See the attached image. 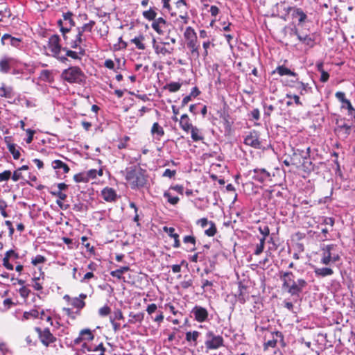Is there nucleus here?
Masks as SVG:
<instances>
[{
    "instance_id": "obj_37",
    "label": "nucleus",
    "mask_w": 355,
    "mask_h": 355,
    "mask_svg": "<svg viewBox=\"0 0 355 355\" xmlns=\"http://www.w3.org/2000/svg\"><path fill=\"white\" fill-rule=\"evenodd\" d=\"M336 247V245L330 244L327 245L322 248V254L326 255L327 257H329L332 259V256L334 253H333V251L335 250V248Z\"/></svg>"
},
{
    "instance_id": "obj_55",
    "label": "nucleus",
    "mask_w": 355,
    "mask_h": 355,
    "mask_svg": "<svg viewBox=\"0 0 355 355\" xmlns=\"http://www.w3.org/2000/svg\"><path fill=\"white\" fill-rule=\"evenodd\" d=\"M110 312L111 309L108 306H104L98 310L99 315L103 317L108 315Z\"/></svg>"
},
{
    "instance_id": "obj_61",
    "label": "nucleus",
    "mask_w": 355,
    "mask_h": 355,
    "mask_svg": "<svg viewBox=\"0 0 355 355\" xmlns=\"http://www.w3.org/2000/svg\"><path fill=\"white\" fill-rule=\"evenodd\" d=\"M51 195L56 196L58 198V200H65L67 198V194L64 193L60 191H51L50 192Z\"/></svg>"
},
{
    "instance_id": "obj_44",
    "label": "nucleus",
    "mask_w": 355,
    "mask_h": 355,
    "mask_svg": "<svg viewBox=\"0 0 355 355\" xmlns=\"http://www.w3.org/2000/svg\"><path fill=\"white\" fill-rule=\"evenodd\" d=\"M209 225L210 227L205 230V233L208 236H214L217 231L216 225L213 221H210Z\"/></svg>"
},
{
    "instance_id": "obj_21",
    "label": "nucleus",
    "mask_w": 355,
    "mask_h": 355,
    "mask_svg": "<svg viewBox=\"0 0 355 355\" xmlns=\"http://www.w3.org/2000/svg\"><path fill=\"white\" fill-rule=\"evenodd\" d=\"M153 47L155 50V53L157 55L162 54L163 55H165L166 54H171L173 51V48H171L169 49L157 44L155 38L153 40Z\"/></svg>"
},
{
    "instance_id": "obj_59",
    "label": "nucleus",
    "mask_w": 355,
    "mask_h": 355,
    "mask_svg": "<svg viewBox=\"0 0 355 355\" xmlns=\"http://www.w3.org/2000/svg\"><path fill=\"white\" fill-rule=\"evenodd\" d=\"M11 172L10 171H4L0 173V182L7 181L10 178Z\"/></svg>"
},
{
    "instance_id": "obj_64",
    "label": "nucleus",
    "mask_w": 355,
    "mask_h": 355,
    "mask_svg": "<svg viewBox=\"0 0 355 355\" xmlns=\"http://www.w3.org/2000/svg\"><path fill=\"white\" fill-rule=\"evenodd\" d=\"M22 178L23 177H22L21 172L19 169L15 170L12 176V179L15 182H17V181L22 179Z\"/></svg>"
},
{
    "instance_id": "obj_58",
    "label": "nucleus",
    "mask_w": 355,
    "mask_h": 355,
    "mask_svg": "<svg viewBox=\"0 0 355 355\" xmlns=\"http://www.w3.org/2000/svg\"><path fill=\"white\" fill-rule=\"evenodd\" d=\"M277 339L273 338L272 340H270L264 343L263 349H264V350H266L268 347H275L277 345Z\"/></svg>"
},
{
    "instance_id": "obj_14",
    "label": "nucleus",
    "mask_w": 355,
    "mask_h": 355,
    "mask_svg": "<svg viewBox=\"0 0 355 355\" xmlns=\"http://www.w3.org/2000/svg\"><path fill=\"white\" fill-rule=\"evenodd\" d=\"M3 45L10 44L14 47H19L21 43V39L11 36L9 34H4L1 37Z\"/></svg>"
},
{
    "instance_id": "obj_15",
    "label": "nucleus",
    "mask_w": 355,
    "mask_h": 355,
    "mask_svg": "<svg viewBox=\"0 0 355 355\" xmlns=\"http://www.w3.org/2000/svg\"><path fill=\"white\" fill-rule=\"evenodd\" d=\"M294 277L293 273L291 271L281 272L280 279L282 282L283 290L295 282Z\"/></svg>"
},
{
    "instance_id": "obj_52",
    "label": "nucleus",
    "mask_w": 355,
    "mask_h": 355,
    "mask_svg": "<svg viewBox=\"0 0 355 355\" xmlns=\"http://www.w3.org/2000/svg\"><path fill=\"white\" fill-rule=\"evenodd\" d=\"M46 261L45 257L42 255H37L35 257L33 258L31 260V263L34 266H37L39 263H43Z\"/></svg>"
},
{
    "instance_id": "obj_7",
    "label": "nucleus",
    "mask_w": 355,
    "mask_h": 355,
    "mask_svg": "<svg viewBox=\"0 0 355 355\" xmlns=\"http://www.w3.org/2000/svg\"><path fill=\"white\" fill-rule=\"evenodd\" d=\"M35 331L38 334L41 343L46 347L56 341V338L51 333L49 328L42 330L40 327L35 328Z\"/></svg>"
},
{
    "instance_id": "obj_42",
    "label": "nucleus",
    "mask_w": 355,
    "mask_h": 355,
    "mask_svg": "<svg viewBox=\"0 0 355 355\" xmlns=\"http://www.w3.org/2000/svg\"><path fill=\"white\" fill-rule=\"evenodd\" d=\"M71 305L79 310L82 309L85 306L84 300H80L78 297H74L71 300Z\"/></svg>"
},
{
    "instance_id": "obj_51",
    "label": "nucleus",
    "mask_w": 355,
    "mask_h": 355,
    "mask_svg": "<svg viewBox=\"0 0 355 355\" xmlns=\"http://www.w3.org/2000/svg\"><path fill=\"white\" fill-rule=\"evenodd\" d=\"M123 315L120 309H116L114 311L113 314L110 315V320L115 321L116 320H123Z\"/></svg>"
},
{
    "instance_id": "obj_18",
    "label": "nucleus",
    "mask_w": 355,
    "mask_h": 355,
    "mask_svg": "<svg viewBox=\"0 0 355 355\" xmlns=\"http://www.w3.org/2000/svg\"><path fill=\"white\" fill-rule=\"evenodd\" d=\"M166 21L162 18L159 17L157 19H155L153 24H152V28L159 34V35H163L164 34V30L166 26Z\"/></svg>"
},
{
    "instance_id": "obj_32",
    "label": "nucleus",
    "mask_w": 355,
    "mask_h": 355,
    "mask_svg": "<svg viewBox=\"0 0 355 355\" xmlns=\"http://www.w3.org/2000/svg\"><path fill=\"white\" fill-rule=\"evenodd\" d=\"M200 335V333L198 331H188L186 333L185 339L187 342H194V345L197 344V340Z\"/></svg>"
},
{
    "instance_id": "obj_34",
    "label": "nucleus",
    "mask_w": 355,
    "mask_h": 355,
    "mask_svg": "<svg viewBox=\"0 0 355 355\" xmlns=\"http://www.w3.org/2000/svg\"><path fill=\"white\" fill-rule=\"evenodd\" d=\"M128 270H130L129 266H123L116 270L111 271L110 275L113 277L121 279L122 278V275Z\"/></svg>"
},
{
    "instance_id": "obj_22",
    "label": "nucleus",
    "mask_w": 355,
    "mask_h": 355,
    "mask_svg": "<svg viewBox=\"0 0 355 355\" xmlns=\"http://www.w3.org/2000/svg\"><path fill=\"white\" fill-rule=\"evenodd\" d=\"M102 196L105 201L112 202L115 200L116 198V191L112 188H105L102 191Z\"/></svg>"
},
{
    "instance_id": "obj_48",
    "label": "nucleus",
    "mask_w": 355,
    "mask_h": 355,
    "mask_svg": "<svg viewBox=\"0 0 355 355\" xmlns=\"http://www.w3.org/2000/svg\"><path fill=\"white\" fill-rule=\"evenodd\" d=\"M245 289V287L242 286V285H239V293L236 295V297L238 299V301L241 303V304H244L245 302H246V299L244 296V294H243V291Z\"/></svg>"
},
{
    "instance_id": "obj_56",
    "label": "nucleus",
    "mask_w": 355,
    "mask_h": 355,
    "mask_svg": "<svg viewBox=\"0 0 355 355\" xmlns=\"http://www.w3.org/2000/svg\"><path fill=\"white\" fill-rule=\"evenodd\" d=\"M19 293L24 299H26L28 298L31 293V291L26 286H22L21 288H19Z\"/></svg>"
},
{
    "instance_id": "obj_17",
    "label": "nucleus",
    "mask_w": 355,
    "mask_h": 355,
    "mask_svg": "<svg viewBox=\"0 0 355 355\" xmlns=\"http://www.w3.org/2000/svg\"><path fill=\"white\" fill-rule=\"evenodd\" d=\"M295 35L297 37L298 40L304 44L305 45H307L310 47L313 46L315 42H314V37L313 35H303L300 33L295 29L294 31Z\"/></svg>"
},
{
    "instance_id": "obj_27",
    "label": "nucleus",
    "mask_w": 355,
    "mask_h": 355,
    "mask_svg": "<svg viewBox=\"0 0 355 355\" xmlns=\"http://www.w3.org/2000/svg\"><path fill=\"white\" fill-rule=\"evenodd\" d=\"M314 272L317 277H324L334 274V271L330 268H316Z\"/></svg>"
},
{
    "instance_id": "obj_3",
    "label": "nucleus",
    "mask_w": 355,
    "mask_h": 355,
    "mask_svg": "<svg viewBox=\"0 0 355 355\" xmlns=\"http://www.w3.org/2000/svg\"><path fill=\"white\" fill-rule=\"evenodd\" d=\"M184 37L186 40L187 46L190 50L191 54L195 58H198L200 56V45L198 42V37L194 29L188 26L184 33Z\"/></svg>"
},
{
    "instance_id": "obj_46",
    "label": "nucleus",
    "mask_w": 355,
    "mask_h": 355,
    "mask_svg": "<svg viewBox=\"0 0 355 355\" xmlns=\"http://www.w3.org/2000/svg\"><path fill=\"white\" fill-rule=\"evenodd\" d=\"M80 333L83 337H85L84 340L90 341L94 339V336L92 332L91 331V330L89 329H83L80 331Z\"/></svg>"
},
{
    "instance_id": "obj_24",
    "label": "nucleus",
    "mask_w": 355,
    "mask_h": 355,
    "mask_svg": "<svg viewBox=\"0 0 355 355\" xmlns=\"http://www.w3.org/2000/svg\"><path fill=\"white\" fill-rule=\"evenodd\" d=\"M164 231L166 232L169 236L174 239L173 247L178 248L180 247V242L179 240V235L175 233V229L173 227H164Z\"/></svg>"
},
{
    "instance_id": "obj_6",
    "label": "nucleus",
    "mask_w": 355,
    "mask_h": 355,
    "mask_svg": "<svg viewBox=\"0 0 355 355\" xmlns=\"http://www.w3.org/2000/svg\"><path fill=\"white\" fill-rule=\"evenodd\" d=\"M307 286V282L303 279H298L293 282L290 286L284 289L291 296L299 297L303 289Z\"/></svg>"
},
{
    "instance_id": "obj_8",
    "label": "nucleus",
    "mask_w": 355,
    "mask_h": 355,
    "mask_svg": "<svg viewBox=\"0 0 355 355\" xmlns=\"http://www.w3.org/2000/svg\"><path fill=\"white\" fill-rule=\"evenodd\" d=\"M336 127L334 129V132L339 139H346L351 133L352 126L346 123L336 122Z\"/></svg>"
},
{
    "instance_id": "obj_63",
    "label": "nucleus",
    "mask_w": 355,
    "mask_h": 355,
    "mask_svg": "<svg viewBox=\"0 0 355 355\" xmlns=\"http://www.w3.org/2000/svg\"><path fill=\"white\" fill-rule=\"evenodd\" d=\"M151 318L158 323L162 322L164 320V314L163 312L161 311H158L157 315L155 317H151Z\"/></svg>"
},
{
    "instance_id": "obj_19",
    "label": "nucleus",
    "mask_w": 355,
    "mask_h": 355,
    "mask_svg": "<svg viewBox=\"0 0 355 355\" xmlns=\"http://www.w3.org/2000/svg\"><path fill=\"white\" fill-rule=\"evenodd\" d=\"M277 73L279 76H290L295 78H297V73L294 71H292L288 68L286 67L284 65L278 66L274 71H272V74H275Z\"/></svg>"
},
{
    "instance_id": "obj_30",
    "label": "nucleus",
    "mask_w": 355,
    "mask_h": 355,
    "mask_svg": "<svg viewBox=\"0 0 355 355\" xmlns=\"http://www.w3.org/2000/svg\"><path fill=\"white\" fill-rule=\"evenodd\" d=\"M8 138L6 137V142L7 143V147L9 152L12 155L13 158L15 159H18L20 157V152L18 149L16 148V145L15 144H12L7 141Z\"/></svg>"
},
{
    "instance_id": "obj_35",
    "label": "nucleus",
    "mask_w": 355,
    "mask_h": 355,
    "mask_svg": "<svg viewBox=\"0 0 355 355\" xmlns=\"http://www.w3.org/2000/svg\"><path fill=\"white\" fill-rule=\"evenodd\" d=\"M39 317V312L36 309H31L29 311H25L23 314L22 320H27L31 318H37Z\"/></svg>"
},
{
    "instance_id": "obj_31",
    "label": "nucleus",
    "mask_w": 355,
    "mask_h": 355,
    "mask_svg": "<svg viewBox=\"0 0 355 355\" xmlns=\"http://www.w3.org/2000/svg\"><path fill=\"white\" fill-rule=\"evenodd\" d=\"M44 272H42L40 277H34L32 279V284L31 286H33L36 291H41L42 290L43 287L42 285V283L40 282L41 278L44 279Z\"/></svg>"
},
{
    "instance_id": "obj_62",
    "label": "nucleus",
    "mask_w": 355,
    "mask_h": 355,
    "mask_svg": "<svg viewBox=\"0 0 355 355\" xmlns=\"http://www.w3.org/2000/svg\"><path fill=\"white\" fill-rule=\"evenodd\" d=\"M176 174L175 170H171L169 168H166L162 174L163 177H167L169 178H173Z\"/></svg>"
},
{
    "instance_id": "obj_53",
    "label": "nucleus",
    "mask_w": 355,
    "mask_h": 355,
    "mask_svg": "<svg viewBox=\"0 0 355 355\" xmlns=\"http://www.w3.org/2000/svg\"><path fill=\"white\" fill-rule=\"evenodd\" d=\"M93 28L88 25L87 23L83 24L82 26L76 28V31H78L83 35L85 32H92Z\"/></svg>"
},
{
    "instance_id": "obj_2",
    "label": "nucleus",
    "mask_w": 355,
    "mask_h": 355,
    "mask_svg": "<svg viewBox=\"0 0 355 355\" xmlns=\"http://www.w3.org/2000/svg\"><path fill=\"white\" fill-rule=\"evenodd\" d=\"M62 78L69 83L82 85L85 82V76L78 67H70L64 69L61 74Z\"/></svg>"
},
{
    "instance_id": "obj_4",
    "label": "nucleus",
    "mask_w": 355,
    "mask_h": 355,
    "mask_svg": "<svg viewBox=\"0 0 355 355\" xmlns=\"http://www.w3.org/2000/svg\"><path fill=\"white\" fill-rule=\"evenodd\" d=\"M205 347L208 350L218 349L224 346V339L220 335H216L213 331H208L205 334Z\"/></svg>"
},
{
    "instance_id": "obj_29",
    "label": "nucleus",
    "mask_w": 355,
    "mask_h": 355,
    "mask_svg": "<svg viewBox=\"0 0 355 355\" xmlns=\"http://www.w3.org/2000/svg\"><path fill=\"white\" fill-rule=\"evenodd\" d=\"M12 58H3L0 60V71L2 73H8L10 69V62Z\"/></svg>"
},
{
    "instance_id": "obj_16",
    "label": "nucleus",
    "mask_w": 355,
    "mask_h": 355,
    "mask_svg": "<svg viewBox=\"0 0 355 355\" xmlns=\"http://www.w3.org/2000/svg\"><path fill=\"white\" fill-rule=\"evenodd\" d=\"M51 166L55 170L57 171L56 172L58 173H61L62 174H65L69 173L70 170L69 167L66 163L59 159L53 161Z\"/></svg>"
},
{
    "instance_id": "obj_33",
    "label": "nucleus",
    "mask_w": 355,
    "mask_h": 355,
    "mask_svg": "<svg viewBox=\"0 0 355 355\" xmlns=\"http://www.w3.org/2000/svg\"><path fill=\"white\" fill-rule=\"evenodd\" d=\"M144 40V36L143 35H140L138 37H136L131 40V42L135 44L136 47L139 50H144L146 46L143 43Z\"/></svg>"
},
{
    "instance_id": "obj_36",
    "label": "nucleus",
    "mask_w": 355,
    "mask_h": 355,
    "mask_svg": "<svg viewBox=\"0 0 355 355\" xmlns=\"http://www.w3.org/2000/svg\"><path fill=\"white\" fill-rule=\"evenodd\" d=\"M183 242L184 243H191L193 245L191 248L188 250V251L193 252L196 250V239L193 236H190V235L185 236L183 238Z\"/></svg>"
},
{
    "instance_id": "obj_25",
    "label": "nucleus",
    "mask_w": 355,
    "mask_h": 355,
    "mask_svg": "<svg viewBox=\"0 0 355 355\" xmlns=\"http://www.w3.org/2000/svg\"><path fill=\"white\" fill-rule=\"evenodd\" d=\"M180 125L181 128L185 131L189 132L193 125L190 123V119L187 114H184L181 116L180 120Z\"/></svg>"
},
{
    "instance_id": "obj_10",
    "label": "nucleus",
    "mask_w": 355,
    "mask_h": 355,
    "mask_svg": "<svg viewBox=\"0 0 355 355\" xmlns=\"http://www.w3.org/2000/svg\"><path fill=\"white\" fill-rule=\"evenodd\" d=\"M191 313L193 315L195 320L198 322H204L208 320L209 313L207 310L200 306H195Z\"/></svg>"
},
{
    "instance_id": "obj_38",
    "label": "nucleus",
    "mask_w": 355,
    "mask_h": 355,
    "mask_svg": "<svg viewBox=\"0 0 355 355\" xmlns=\"http://www.w3.org/2000/svg\"><path fill=\"white\" fill-rule=\"evenodd\" d=\"M220 116L223 119V123L225 130L227 132H230L231 130L232 123L230 121V115L228 114H223Z\"/></svg>"
},
{
    "instance_id": "obj_45",
    "label": "nucleus",
    "mask_w": 355,
    "mask_h": 355,
    "mask_svg": "<svg viewBox=\"0 0 355 355\" xmlns=\"http://www.w3.org/2000/svg\"><path fill=\"white\" fill-rule=\"evenodd\" d=\"M58 25L60 27V31L62 33V36L64 35V34L69 33L67 23H64L63 19L58 20Z\"/></svg>"
},
{
    "instance_id": "obj_28",
    "label": "nucleus",
    "mask_w": 355,
    "mask_h": 355,
    "mask_svg": "<svg viewBox=\"0 0 355 355\" xmlns=\"http://www.w3.org/2000/svg\"><path fill=\"white\" fill-rule=\"evenodd\" d=\"M190 130L191 139H193V141H202L204 139L201 130L196 126H192L190 128Z\"/></svg>"
},
{
    "instance_id": "obj_5",
    "label": "nucleus",
    "mask_w": 355,
    "mask_h": 355,
    "mask_svg": "<svg viewBox=\"0 0 355 355\" xmlns=\"http://www.w3.org/2000/svg\"><path fill=\"white\" fill-rule=\"evenodd\" d=\"M63 39L66 45L69 46L71 49H78L79 53L81 55H85V49L80 46L85 39L83 38V35L78 31H76V33L74 35V38H71L69 34H64Z\"/></svg>"
},
{
    "instance_id": "obj_11",
    "label": "nucleus",
    "mask_w": 355,
    "mask_h": 355,
    "mask_svg": "<svg viewBox=\"0 0 355 355\" xmlns=\"http://www.w3.org/2000/svg\"><path fill=\"white\" fill-rule=\"evenodd\" d=\"M287 11L291 12L292 17L297 20L298 24H303L307 21V15L301 8L289 6Z\"/></svg>"
},
{
    "instance_id": "obj_40",
    "label": "nucleus",
    "mask_w": 355,
    "mask_h": 355,
    "mask_svg": "<svg viewBox=\"0 0 355 355\" xmlns=\"http://www.w3.org/2000/svg\"><path fill=\"white\" fill-rule=\"evenodd\" d=\"M143 16L145 19L149 21H154L156 19L157 12L150 8L148 10L143 12Z\"/></svg>"
},
{
    "instance_id": "obj_1",
    "label": "nucleus",
    "mask_w": 355,
    "mask_h": 355,
    "mask_svg": "<svg viewBox=\"0 0 355 355\" xmlns=\"http://www.w3.org/2000/svg\"><path fill=\"white\" fill-rule=\"evenodd\" d=\"M121 173L125 176V180L132 189L142 188L146 184V171L139 166L127 167L124 171H121Z\"/></svg>"
},
{
    "instance_id": "obj_23",
    "label": "nucleus",
    "mask_w": 355,
    "mask_h": 355,
    "mask_svg": "<svg viewBox=\"0 0 355 355\" xmlns=\"http://www.w3.org/2000/svg\"><path fill=\"white\" fill-rule=\"evenodd\" d=\"M150 132L152 135L158 140L164 135V130L163 128L157 122L153 124Z\"/></svg>"
},
{
    "instance_id": "obj_41",
    "label": "nucleus",
    "mask_w": 355,
    "mask_h": 355,
    "mask_svg": "<svg viewBox=\"0 0 355 355\" xmlns=\"http://www.w3.org/2000/svg\"><path fill=\"white\" fill-rule=\"evenodd\" d=\"M164 197L167 198L168 203L173 205H175L178 203L180 198L178 196L173 197L169 191H165L164 193Z\"/></svg>"
},
{
    "instance_id": "obj_39",
    "label": "nucleus",
    "mask_w": 355,
    "mask_h": 355,
    "mask_svg": "<svg viewBox=\"0 0 355 355\" xmlns=\"http://www.w3.org/2000/svg\"><path fill=\"white\" fill-rule=\"evenodd\" d=\"M62 51L66 52V56L70 57L73 60H81V58L79 56L80 55L79 52L73 51L69 49H68L67 46L62 48Z\"/></svg>"
},
{
    "instance_id": "obj_43",
    "label": "nucleus",
    "mask_w": 355,
    "mask_h": 355,
    "mask_svg": "<svg viewBox=\"0 0 355 355\" xmlns=\"http://www.w3.org/2000/svg\"><path fill=\"white\" fill-rule=\"evenodd\" d=\"M342 108L347 109L348 111V115L355 119V109L353 107L349 100H348L344 105H342Z\"/></svg>"
},
{
    "instance_id": "obj_50",
    "label": "nucleus",
    "mask_w": 355,
    "mask_h": 355,
    "mask_svg": "<svg viewBox=\"0 0 355 355\" xmlns=\"http://www.w3.org/2000/svg\"><path fill=\"white\" fill-rule=\"evenodd\" d=\"M73 180L76 182H88V176L83 173H78L74 175Z\"/></svg>"
},
{
    "instance_id": "obj_47",
    "label": "nucleus",
    "mask_w": 355,
    "mask_h": 355,
    "mask_svg": "<svg viewBox=\"0 0 355 355\" xmlns=\"http://www.w3.org/2000/svg\"><path fill=\"white\" fill-rule=\"evenodd\" d=\"M130 317L132 318L133 320H130V323H135V322H141L144 320V314L143 313H139L137 314H134L133 313H130L129 315Z\"/></svg>"
},
{
    "instance_id": "obj_20",
    "label": "nucleus",
    "mask_w": 355,
    "mask_h": 355,
    "mask_svg": "<svg viewBox=\"0 0 355 355\" xmlns=\"http://www.w3.org/2000/svg\"><path fill=\"white\" fill-rule=\"evenodd\" d=\"M295 82L297 85L295 88L299 91L300 95L304 96L312 92V88L309 86V83H304L302 81H299L298 78H296Z\"/></svg>"
},
{
    "instance_id": "obj_13",
    "label": "nucleus",
    "mask_w": 355,
    "mask_h": 355,
    "mask_svg": "<svg viewBox=\"0 0 355 355\" xmlns=\"http://www.w3.org/2000/svg\"><path fill=\"white\" fill-rule=\"evenodd\" d=\"M270 173L264 168H255L253 170L252 179L261 183L269 179Z\"/></svg>"
},
{
    "instance_id": "obj_49",
    "label": "nucleus",
    "mask_w": 355,
    "mask_h": 355,
    "mask_svg": "<svg viewBox=\"0 0 355 355\" xmlns=\"http://www.w3.org/2000/svg\"><path fill=\"white\" fill-rule=\"evenodd\" d=\"M170 92H175L181 87V84L177 82H171L166 86Z\"/></svg>"
},
{
    "instance_id": "obj_60",
    "label": "nucleus",
    "mask_w": 355,
    "mask_h": 355,
    "mask_svg": "<svg viewBox=\"0 0 355 355\" xmlns=\"http://www.w3.org/2000/svg\"><path fill=\"white\" fill-rule=\"evenodd\" d=\"M335 96L338 100H339L343 103V105H344L348 101V99L345 98V93L343 92H337Z\"/></svg>"
},
{
    "instance_id": "obj_12",
    "label": "nucleus",
    "mask_w": 355,
    "mask_h": 355,
    "mask_svg": "<svg viewBox=\"0 0 355 355\" xmlns=\"http://www.w3.org/2000/svg\"><path fill=\"white\" fill-rule=\"evenodd\" d=\"M60 42V39L58 35H53L49 39L48 46L54 57H57L60 51L62 50Z\"/></svg>"
},
{
    "instance_id": "obj_54",
    "label": "nucleus",
    "mask_w": 355,
    "mask_h": 355,
    "mask_svg": "<svg viewBox=\"0 0 355 355\" xmlns=\"http://www.w3.org/2000/svg\"><path fill=\"white\" fill-rule=\"evenodd\" d=\"M10 253L8 254H5V256L3 259V266L7 268L8 270H13V265L10 263L9 262V258H8V255H9Z\"/></svg>"
},
{
    "instance_id": "obj_9",
    "label": "nucleus",
    "mask_w": 355,
    "mask_h": 355,
    "mask_svg": "<svg viewBox=\"0 0 355 355\" xmlns=\"http://www.w3.org/2000/svg\"><path fill=\"white\" fill-rule=\"evenodd\" d=\"M244 144L255 149H260L261 144L259 141V134L256 130H252L244 139Z\"/></svg>"
},
{
    "instance_id": "obj_26",
    "label": "nucleus",
    "mask_w": 355,
    "mask_h": 355,
    "mask_svg": "<svg viewBox=\"0 0 355 355\" xmlns=\"http://www.w3.org/2000/svg\"><path fill=\"white\" fill-rule=\"evenodd\" d=\"M73 15V14L70 11L64 12L62 14V18L64 23H67L69 33H70L71 28L76 26V23L72 17Z\"/></svg>"
},
{
    "instance_id": "obj_57",
    "label": "nucleus",
    "mask_w": 355,
    "mask_h": 355,
    "mask_svg": "<svg viewBox=\"0 0 355 355\" xmlns=\"http://www.w3.org/2000/svg\"><path fill=\"white\" fill-rule=\"evenodd\" d=\"M51 77V72L49 70H42L40 74V78L42 80H49Z\"/></svg>"
}]
</instances>
